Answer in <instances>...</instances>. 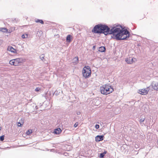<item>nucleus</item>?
I'll return each instance as SVG.
<instances>
[{"mask_svg": "<svg viewBox=\"0 0 158 158\" xmlns=\"http://www.w3.org/2000/svg\"><path fill=\"white\" fill-rule=\"evenodd\" d=\"M110 34H113L117 40H124L129 37V33L127 30H123L120 26L114 27L110 29Z\"/></svg>", "mask_w": 158, "mask_h": 158, "instance_id": "f257e3e1", "label": "nucleus"}, {"mask_svg": "<svg viewBox=\"0 0 158 158\" xmlns=\"http://www.w3.org/2000/svg\"><path fill=\"white\" fill-rule=\"evenodd\" d=\"M92 31L96 33H104L105 35L110 34V30L106 25L98 24L96 25L92 30Z\"/></svg>", "mask_w": 158, "mask_h": 158, "instance_id": "f03ea898", "label": "nucleus"}, {"mask_svg": "<svg viewBox=\"0 0 158 158\" xmlns=\"http://www.w3.org/2000/svg\"><path fill=\"white\" fill-rule=\"evenodd\" d=\"M100 90L102 94L107 95L113 92L114 89L112 86L106 84L100 87Z\"/></svg>", "mask_w": 158, "mask_h": 158, "instance_id": "7ed1b4c3", "label": "nucleus"}, {"mask_svg": "<svg viewBox=\"0 0 158 158\" xmlns=\"http://www.w3.org/2000/svg\"><path fill=\"white\" fill-rule=\"evenodd\" d=\"M83 76L85 78L89 77L91 75V71L90 67L88 66H85L82 70Z\"/></svg>", "mask_w": 158, "mask_h": 158, "instance_id": "20e7f679", "label": "nucleus"}, {"mask_svg": "<svg viewBox=\"0 0 158 158\" xmlns=\"http://www.w3.org/2000/svg\"><path fill=\"white\" fill-rule=\"evenodd\" d=\"M24 61L23 60L22 58H18L10 60L9 63L11 65L16 66L19 65Z\"/></svg>", "mask_w": 158, "mask_h": 158, "instance_id": "39448f33", "label": "nucleus"}, {"mask_svg": "<svg viewBox=\"0 0 158 158\" xmlns=\"http://www.w3.org/2000/svg\"><path fill=\"white\" fill-rule=\"evenodd\" d=\"M136 61L135 58L131 57H129L125 59V61L127 64H131Z\"/></svg>", "mask_w": 158, "mask_h": 158, "instance_id": "423d86ee", "label": "nucleus"}, {"mask_svg": "<svg viewBox=\"0 0 158 158\" xmlns=\"http://www.w3.org/2000/svg\"><path fill=\"white\" fill-rule=\"evenodd\" d=\"M139 91V93L142 95H145L148 94L149 91V89L148 88H147L144 89H141Z\"/></svg>", "mask_w": 158, "mask_h": 158, "instance_id": "0eeeda50", "label": "nucleus"}, {"mask_svg": "<svg viewBox=\"0 0 158 158\" xmlns=\"http://www.w3.org/2000/svg\"><path fill=\"white\" fill-rule=\"evenodd\" d=\"M152 86L156 90L158 91V82H154L152 83Z\"/></svg>", "mask_w": 158, "mask_h": 158, "instance_id": "6e6552de", "label": "nucleus"}, {"mask_svg": "<svg viewBox=\"0 0 158 158\" xmlns=\"http://www.w3.org/2000/svg\"><path fill=\"white\" fill-rule=\"evenodd\" d=\"M7 50L13 53L16 54L17 53L16 50L13 48L12 46H8Z\"/></svg>", "mask_w": 158, "mask_h": 158, "instance_id": "1a4fd4ad", "label": "nucleus"}, {"mask_svg": "<svg viewBox=\"0 0 158 158\" xmlns=\"http://www.w3.org/2000/svg\"><path fill=\"white\" fill-rule=\"evenodd\" d=\"M103 135H98L95 137V140L97 142H99L103 139Z\"/></svg>", "mask_w": 158, "mask_h": 158, "instance_id": "9d476101", "label": "nucleus"}, {"mask_svg": "<svg viewBox=\"0 0 158 158\" xmlns=\"http://www.w3.org/2000/svg\"><path fill=\"white\" fill-rule=\"evenodd\" d=\"M24 123V119L23 118H21L19 121L17 123V124L18 127H22Z\"/></svg>", "mask_w": 158, "mask_h": 158, "instance_id": "9b49d317", "label": "nucleus"}, {"mask_svg": "<svg viewBox=\"0 0 158 158\" xmlns=\"http://www.w3.org/2000/svg\"><path fill=\"white\" fill-rule=\"evenodd\" d=\"M62 131L60 128H57L54 130V133L55 134L58 135L60 134Z\"/></svg>", "mask_w": 158, "mask_h": 158, "instance_id": "f8f14e48", "label": "nucleus"}, {"mask_svg": "<svg viewBox=\"0 0 158 158\" xmlns=\"http://www.w3.org/2000/svg\"><path fill=\"white\" fill-rule=\"evenodd\" d=\"M78 57L77 56L75 57L73 59V63L74 65H76L78 62Z\"/></svg>", "mask_w": 158, "mask_h": 158, "instance_id": "ddd939ff", "label": "nucleus"}, {"mask_svg": "<svg viewBox=\"0 0 158 158\" xmlns=\"http://www.w3.org/2000/svg\"><path fill=\"white\" fill-rule=\"evenodd\" d=\"M73 37L70 35H68L66 37V41L69 43H70L71 41V39H72Z\"/></svg>", "mask_w": 158, "mask_h": 158, "instance_id": "4468645a", "label": "nucleus"}, {"mask_svg": "<svg viewBox=\"0 0 158 158\" xmlns=\"http://www.w3.org/2000/svg\"><path fill=\"white\" fill-rule=\"evenodd\" d=\"M15 30V27H10L9 29H8V33H10Z\"/></svg>", "mask_w": 158, "mask_h": 158, "instance_id": "2eb2a0df", "label": "nucleus"}, {"mask_svg": "<svg viewBox=\"0 0 158 158\" xmlns=\"http://www.w3.org/2000/svg\"><path fill=\"white\" fill-rule=\"evenodd\" d=\"M0 31L8 33V29L6 28H0Z\"/></svg>", "mask_w": 158, "mask_h": 158, "instance_id": "dca6fc26", "label": "nucleus"}, {"mask_svg": "<svg viewBox=\"0 0 158 158\" xmlns=\"http://www.w3.org/2000/svg\"><path fill=\"white\" fill-rule=\"evenodd\" d=\"M106 48L104 47H100L99 48L98 51L101 52H103L105 51Z\"/></svg>", "mask_w": 158, "mask_h": 158, "instance_id": "f3484780", "label": "nucleus"}, {"mask_svg": "<svg viewBox=\"0 0 158 158\" xmlns=\"http://www.w3.org/2000/svg\"><path fill=\"white\" fill-rule=\"evenodd\" d=\"M35 22L36 23H39L42 24H44V22L42 20L37 19L36 20H35Z\"/></svg>", "mask_w": 158, "mask_h": 158, "instance_id": "a211bd4d", "label": "nucleus"}, {"mask_svg": "<svg viewBox=\"0 0 158 158\" xmlns=\"http://www.w3.org/2000/svg\"><path fill=\"white\" fill-rule=\"evenodd\" d=\"M106 151H104L103 153H100L99 155V157L101 158H103L105 154H106Z\"/></svg>", "mask_w": 158, "mask_h": 158, "instance_id": "6ab92c4d", "label": "nucleus"}, {"mask_svg": "<svg viewBox=\"0 0 158 158\" xmlns=\"http://www.w3.org/2000/svg\"><path fill=\"white\" fill-rule=\"evenodd\" d=\"M32 130L31 129H29L26 131V133L27 135H29L32 133Z\"/></svg>", "mask_w": 158, "mask_h": 158, "instance_id": "aec40b11", "label": "nucleus"}, {"mask_svg": "<svg viewBox=\"0 0 158 158\" xmlns=\"http://www.w3.org/2000/svg\"><path fill=\"white\" fill-rule=\"evenodd\" d=\"M28 37V35L26 34H23L22 35V37L23 38H27Z\"/></svg>", "mask_w": 158, "mask_h": 158, "instance_id": "412c9836", "label": "nucleus"}, {"mask_svg": "<svg viewBox=\"0 0 158 158\" xmlns=\"http://www.w3.org/2000/svg\"><path fill=\"white\" fill-rule=\"evenodd\" d=\"M40 59L42 60H43L44 59V54H42V55H41L40 56Z\"/></svg>", "mask_w": 158, "mask_h": 158, "instance_id": "4be33fe9", "label": "nucleus"}, {"mask_svg": "<svg viewBox=\"0 0 158 158\" xmlns=\"http://www.w3.org/2000/svg\"><path fill=\"white\" fill-rule=\"evenodd\" d=\"M4 139V135H2L0 137V140L3 141Z\"/></svg>", "mask_w": 158, "mask_h": 158, "instance_id": "5701e85b", "label": "nucleus"}, {"mask_svg": "<svg viewBox=\"0 0 158 158\" xmlns=\"http://www.w3.org/2000/svg\"><path fill=\"white\" fill-rule=\"evenodd\" d=\"M40 90V89L39 87L36 88L35 89V91L36 92H38Z\"/></svg>", "mask_w": 158, "mask_h": 158, "instance_id": "b1692460", "label": "nucleus"}, {"mask_svg": "<svg viewBox=\"0 0 158 158\" xmlns=\"http://www.w3.org/2000/svg\"><path fill=\"white\" fill-rule=\"evenodd\" d=\"M78 125V122H76L74 125V127H77Z\"/></svg>", "mask_w": 158, "mask_h": 158, "instance_id": "393cba45", "label": "nucleus"}, {"mask_svg": "<svg viewBox=\"0 0 158 158\" xmlns=\"http://www.w3.org/2000/svg\"><path fill=\"white\" fill-rule=\"evenodd\" d=\"M145 119V118L144 117H143V118H141L140 120V123H141V122H143L144 120Z\"/></svg>", "mask_w": 158, "mask_h": 158, "instance_id": "a878e982", "label": "nucleus"}, {"mask_svg": "<svg viewBox=\"0 0 158 158\" xmlns=\"http://www.w3.org/2000/svg\"><path fill=\"white\" fill-rule=\"evenodd\" d=\"M95 127L96 128V129H98L99 128V125H98V124H96L95 126Z\"/></svg>", "mask_w": 158, "mask_h": 158, "instance_id": "bb28decb", "label": "nucleus"}, {"mask_svg": "<svg viewBox=\"0 0 158 158\" xmlns=\"http://www.w3.org/2000/svg\"><path fill=\"white\" fill-rule=\"evenodd\" d=\"M80 113V112H78V113H77V114H79Z\"/></svg>", "mask_w": 158, "mask_h": 158, "instance_id": "cd10ccee", "label": "nucleus"}, {"mask_svg": "<svg viewBox=\"0 0 158 158\" xmlns=\"http://www.w3.org/2000/svg\"><path fill=\"white\" fill-rule=\"evenodd\" d=\"M95 46H94L93 47V48H94H94H95Z\"/></svg>", "mask_w": 158, "mask_h": 158, "instance_id": "c85d7f7f", "label": "nucleus"}, {"mask_svg": "<svg viewBox=\"0 0 158 158\" xmlns=\"http://www.w3.org/2000/svg\"><path fill=\"white\" fill-rule=\"evenodd\" d=\"M1 130V127H0V131Z\"/></svg>", "mask_w": 158, "mask_h": 158, "instance_id": "c756f323", "label": "nucleus"}]
</instances>
